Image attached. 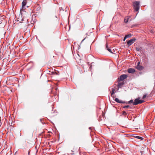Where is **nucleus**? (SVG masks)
Here are the masks:
<instances>
[{"instance_id": "nucleus-16", "label": "nucleus", "mask_w": 155, "mask_h": 155, "mask_svg": "<svg viewBox=\"0 0 155 155\" xmlns=\"http://www.w3.org/2000/svg\"><path fill=\"white\" fill-rule=\"evenodd\" d=\"M122 114L123 115H126L127 114V113L125 111H123L122 112Z\"/></svg>"}, {"instance_id": "nucleus-21", "label": "nucleus", "mask_w": 155, "mask_h": 155, "mask_svg": "<svg viewBox=\"0 0 155 155\" xmlns=\"http://www.w3.org/2000/svg\"><path fill=\"white\" fill-rule=\"evenodd\" d=\"M59 9H60V11H64L63 8H62V7L60 8Z\"/></svg>"}, {"instance_id": "nucleus-19", "label": "nucleus", "mask_w": 155, "mask_h": 155, "mask_svg": "<svg viewBox=\"0 0 155 155\" xmlns=\"http://www.w3.org/2000/svg\"><path fill=\"white\" fill-rule=\"evenodd\" d=\"M146 96H147L146 94H145L142 97V98L143 99H145L146 98Z\"/></svg>"}, {"instance_id": "nucleus-20", "label": "nucleus", "mask_w": 155, "mask_h": 155, "mask_svg": "<svg viewBox=\"0 0 155 155\" xmlns=\"http://www.w3.org/2000/svg\"><path fill=\"white\" fill-rule=\"evenodd\" d=\"M107 50L109 51L110 52L112 53V51L111 50V49L109 48H107Z\"/></svg>"}, {"instance_id": "nucleus-18", "label": "nucleus", "mask_w": 155, "mask_h": 155, "mask_svg": "<svg viewBox=\"0 0 155 155\" xmlns=\"http://www.w3.org/2000/svg\"><path fill=\"white\" fill-rule=\"evenodd\" d=\"M136 138L140 140L143 139V138L142 137L140 136H137Z\"/></svg>"}, {"instance_id": "nucleus-9", "label": "nucleus", "mask_w": 155, "mask_h": 155, "mask_svg": "<svg viewBox=\"0 0 155 155\" xmlns=\"http://www.w3.org/2000/svg\"><path fill=\"white\" fill-rule=\"evenodd\" d=\"M136 68L139 71H141L143 69L144 67L143 66L141 65H137Z\"/></svg>"}, {"instance_id": "nucleus-2", "label": "nucleus", "mask_w": 155, "mask_h": 155, "mask_svg": "<svg viewBox=\"0 0 155 155\" xmlns=\"http://www.w3.org/2000/svg\"><path fill=\"white\" fill-rule=\"evenodd\" d=\"M28 2L27 0H24L22 3V8L20 10V12L21 14L24 12V9H25V7L26 5Z\"/></svg>"}, {"instance_id": "nucleus-24", "label": "nucleus", "mask_w": 155, "mask_h": 155, "mask_svg": "<svg viewBox=\"0 0 155 155\" xmlns=\"http://www.w3.org/2000/svg\"><path fill=\"white\" fill-rule=\"evenodd\" d=\"M127 38H125V36L124 38V41Z\"/></svg>"}, {"instance_id": "nucleus-7", "label": "nucleus", "mask_w": 155, "mask_h": 155, "mask_svg": "<svg viewBox=\"0 0 155 155\" xmlns=\"http://www.w3.org/2000/svg\"><path fill=\"white\" fill-rule=\"evenodd\" d=\"M131 17V16H127L124 18V22L125 23H127L128 22L129 19Z\"/></svg>"}, {"instance_id": "nucleus-14", "label": "nucleus", "mask_w": 155, "mask_h": 155, "mask_svg": "<svg viewBox=\"0 0 155 155\" xmlns=\"http://www.w3.org/2000/svg\"><path fill=\"white\" fill-rule=\"evenodd\" d=\"M141 47H137L136 48V50L137 51H140L141 50Z\"/></svg>"}, {"instance_id": "nucleus-27", "label": "nucleus", "mask_w": 155, "mask_h": 155, "mask_svg": "<svg viewBox=\"0 0 155 155\" xmlns=\"http://www.w3.org/2000/svg\"><path fill=\"white\" fill-rule=\"evenodd\" d=\"M54 101V100H53V101H51H51Z\"/></svg>"}, {"instance_id": "nucleus-26", "label": "nucleus", "mask_w": 155, "mask_h": 155, "mask_svg": "<svg viewBox=\"0 0 155 155\" xmlns=\"http://www.w3.org/2000/svg\"><path fill=\"white\" fill-rule=\"evenodd\" d=\"M91 66H91V65L90 66V68H91Z\"/></svg>"}, {"instance_id": "nucleus-12", "label": "nucleus", "mask_w": 155, "mask_h": 155, "mask_svg": "<svg viewBox=\"0 0 155 155\" xmlns=\"http://www.w3.org/2000/svg\"><path fill=\"white\" fill-rule=\"evenodd\" d=\"M115 89L114 88H113L112 89V91L111 93V96L112 97H113V95L115 93Z\"/></svg>"}, {"instance_id": "nucleus-22", "label": "nucleus", "mask_w": 155, "mask_h": 155, "mask_svg": "<svg viewBox=\"0 0 155 155\" xmlns=\"http://www.w3.org/2000/svg\"><path fill=\"white\" fill-rule=\"evenodd\" d=\"M106 48L107 49V48H108V45L107 43L106 44Z\"/></svg>"}, {"instance_id": "nucleus-5", "label": "nucleus", "mask_w": 155, "mask_h": 155, "mask_svg": "<svg viewBox=\"0 0 155 155\" xmlns=\"http://www.w3.org/2000/svg\"><path fill=\"white\" fill-rule=\"evenodd\" d=\"M136 40V38H133L130 40L128 41L127 42V44L128 46H130Z\"/></svg>"}, {"instance_id": "nucleus-3", "label": "nucleus", "mask_w": 155, "mask_h": 155, "mask_svg": "<svg viewBox=\"0 0 155 155\" xmlns=\"http://www.w3.org/2000/svg\"><path fill=\"white\" fill-rule=\"evenodd\" d=\"M144 102L143 100H140L139 98H137L135 99L133 103V104L134 105H137L139 104H141Z\"/></svg>"}, {"instance_id": "nucleus-4", "label": "nucleus", "mask_w": 155, "mask_h": 155, "mask_svg": "<svg viewBox=\"0 0 155 155\" xmlns=\"http://www.w3.org/2000/svg\"><path fill=\"white\" fill-rule=\"evenodd\" d=\"M127 77V74H123L120 75L119 78L118 79V81L119 82L121 81H123Z\"/></svg>"}, {"instance_id": "nucleus-10", "label": "nucleus", "mask_w": 155, "mask_h": 155, "mask_svg": "<svg viewBox=\"0 0 155 155\" xmlns=\"http://www.w3.org/2000/svg\"><path fill=\"white\" fill-rule=\"evenodd\" d=\"M57 88H55V90H56L55 92V93H54L53 92V91H52L51 92V94H54V98L55 97H57V95L58 93L57 92Z\"/></svg>"}, {"instance_id": "nucleus-13", "label": "nucleus", "mask_w": 155, "mask_h": 155, "mask_svg": "<svg viewBox=\"0 0 155 155\" xmlns=\"http://www.w3.org/2000/svg\"><path fill=\"white\" fill-rule=\"evenodd\" d=\"M133 100H131L129 101H128L127 103H126V104H130L131 103H133Z\"/></svg>"}, {"instance_id": "nucleus-17", "label": "nucleus", "mask_w": 155, "mask_h": 155, "mask_svg": "<svg viewBox=\"0 0 155 155\" xmlns=\"http://www.w3.org/2000/svg\"><path fill=\"white\" fill-rule=\"evenodd\" d=\"M130 107V106L129 105H126L124 106L123 107L124 108H127Z\"/></svg>"}, {"instance_id": "nucleus-11", "label": "nucleus", "mask_w": 155, "mask_h": 155, "mask_svg": "<svg viewBox=\"0 0 155 155\" xmlns=\"http://www.w3.org/2000/svg\"><path fill=\"white\" fill-rule=\"evenodd\" d=\"M124 82L119 83L117 85L118 88H121V87L124 85Z\"/></svg>"}, {"instance_id": "nucleus-8", "label": "nucleus", "mask_w": 155, "mask_h": 155, "mask_svg": "<svg viewBox=\"0 0 155 155\" xmlns=\"http://www.w3.org/2000/svg\"><path fill=\"white\" fill-rule=\"evenodd\" d=\"M115 101L117 103H122V104H124L125 103V101H123L121 100H120L118 98H116L115 100Z\"/></svg>"}, {"instance_id": "nucleus-6", "label": "nucleus", "mask_w": 155, "mask_h": 155, "mask_svg": "<svg viewBox=\"0 0 155 155\" xmlns=\"http://www.w3.org/2000/svg\"><path fill=\"white\" fill-rule=\"evenodd\" d=\"M127 71L129 73L133 74L135 72V71L133 68H130L128 69Z\"/></svg>"}, {"instance_id": "nucleus-25", "label": "nucleus", "mask_w": 155, "mask_h": 155, "mask_svg": "<svg viewBox=\"0 0 155 155\" xmlns=\"http://www.w3.org/2000/svg\"><path fill=\"white\" fill-rule=\"evenodd\" d=\"M85 39V38H84V39H83L82 40V41H81V42H83V41Z\"/></svg>"}, {"instance_id": "nucleus-23", "label": "nucleus", "mask_w": 155, "mask_h": 155, "mask_svg": "<svg viewBox=\"0 0 155 155\" xmlns=\"http://www.w3.org/2000/svg\"><path fill=\"white\" fill-rule=\"evenodd\" d=\"M140 62H138L137 65H140Z\"/></svg>"}, {"instance_id": "nucleus-15", "label": "nucleus", "mask_w": 155, "mask_h": 155, "mask_svg": "<svg viewBox=\"0 0 155 155\" xmlns=\"http://www.w3.org/2000/svg\"><path fill=\"white\" fill-rule=\"evenodd\" d=\"M131 34H128L125 35V38H128L131 37Z\"/></svg>"}, {"instance_id": "nucleus-1", "label": "nucleus", "mask_w": 155, "mask_h": 155, "mask_svg": "<svg viewBox=\"0 0 155 155\" xmlns=\"http://www.w3.org/2000/svg\"><path fill=\"white\" fill-rule=\"evenodd\" d=\"M133 5L134 11L136 12L138 11L140 8V2L138 1L134 2H133Z\"/></svg>"}]
</instances>
